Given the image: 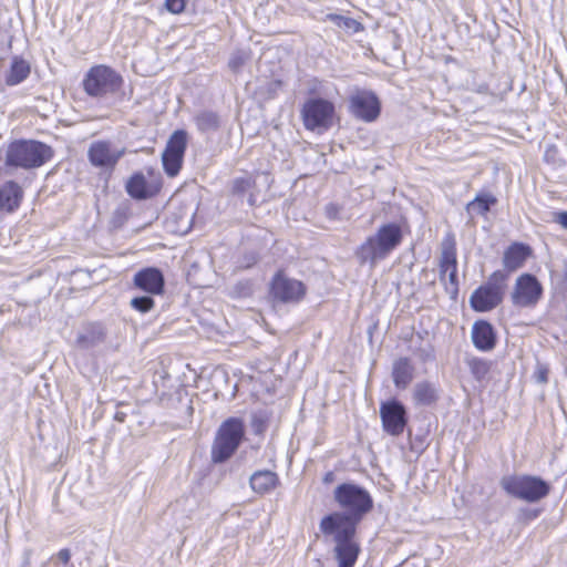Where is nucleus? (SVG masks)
Returning a JSON list of instances; mask_svg holds the SVG:
<instances>
[{"label": "nucleus", "mask_w": 567, "mask_h": 567, "mask_svg": "<svg viewBox=\"0 0 567 567\" xmlns=\"http://www.w3.org/2000/svg\"><path fill=\"white\" fill-rule=\"evenodd\" d=\"M130 306L140 313H147L154 309L155 300L151 295L138 296L131 299Z\"/></svg>", "instance_id": "obj_31"}, {"label": "nucleus", "mask_w": 567, "mask_h": 567, "mask_svg": "<svg viewBox=\"0 0 567 567\" xmlns=\"http://www.w3.org/2000/svg\"><path fill=\"white\" fill-rule=\"evenodd\" d=\"M471 374L475 380H484L491 371V362L478 357H471L466 360Z\"/></svg>", "instance_id": "obj_27"}, {"label": "nucleus", "mask_w": 567, "mask_h": 567, "mask_svg": "<svg viewBox=\"0 0 567 567\" xmlns=\"http://www.w3.org/2000/svg\"><path fill=\"white\" fill-rule=\"evenodd\" d=\"M496 203L497 198L492 194H477L473 200L467 203L466 210L476 215H485Z\"/></svg>", "instance_id": "obj_26"}, {"label": "nucleus", "mask_w": 567, "mask_h": 567, "mask_svg": "<svg viewBox=\"0 0 567 567\" xmlns=\"http://www.w3.org/2000/svg\"><path fill=\"white\" fill-rule=\"evenodd\" d=\"M554 221L567 229V212H557L554 214Z\"/></svg>", "instance_id": "obj_34"}, {"label": "nucleus", "mask_w": 567, "mask_h": 567, "mask_svg": "<svg viewBox=\"0 0 567 567\" xmlns=\"http://www.w3.org/2000/svg\"><path fill=\"white\" fill-rule=\"evenodd\" d=\"M547 374H548V370L547 369H545V368L540 369L538 371V380L540 382H547Z\"/></svg>", "instance_id": "obj_37"}, {"label": "nucleus", "mask_w": 567, "mask_h": 567, "mask_svg": "<svg viewBox=\"0 0 567 567\" xmlns=\"http://www.w3.org/2000/svg\"><path fill=\"white\" fill-rule=\"evenodd\" d=\"M380 417L384 432L392 436L401 435L408 424L405 408L396 400L381 403Z\"/></svg>", "instance_id": "obj_16"}, {"label": "nucleus", "mask_w": 567, "mask_h": 567, "mask_svg": "<svg viewBox=\"0 0 567 567\" xmlns=\"http://www.w3.org/2000/svg\"><path fill=\"white\" fill-rule=\"evenodd\" d=\"M24 199L23 187L16 181L9 179L0 184V213L17 212Z\"/></svg>", "instance_id": "obj_21"}, {"label": "nucleus", "mask_w": 567, "mask_h": 567, "mask_svg": "<svg viewBox=\"0 0 567 567\" xmlns=\"http://www.w3.org/2000/svg\"><path fill=\"white\" fill-rule=\"evenodd\" d=\"M133 287L151 296H162L165 292V278L161 269L145 267L133 277Z\"/></svg>", "instance_id": "obj_18"}, {"label": "nucleus", "mask_w": 567, "mask_h": 567, "mask_svg": "<svg viewBox=\"0 0 567 567\" xmlns=\"http://www.w3.org/2000/svg\"><path fill=\"white\" fill-rule=\"evenodd\" d=\"M187 143L188 136L187 132L184 130H176L169 136L162 153L163 168L168 177H176L179 174L183 167Z\"/></svg>", "instance_id": "obj_13"}, {"label": "nucleus", "mask_w": 567, "mask_h": 567, "mask_svg": "<svg viewBox=\"0 0 567 567\" xmlns=\"http://www.w3.org/2000/svg\"><path fill=\"white\" fill-rule=\"evenodd\" d=\"M564 277H565V280L567 281V267H566V270H565Z\"/></svg>", "instance_id": "obj_39"}, {"label": "nucleus", "mask_w": 567, "mask_h": 567, "mask_svg": "<svg viewBox=\"0 0 567 567\" xmlns=\"http://www.w3.org/2000/svg\"><path fill=\"white\" fill-rule=\"evenodd\" d=\"M307 295V285L290 277L284 268L277 269L268 284V297L274 305H299Z\"/></svg>", "instance_id": "obj_7"}, {"label": "nucleus", "mask_w": 567, "mask_h": 567, "mask_svg": "<svg viewBox=\"0 0 567 567\" xmlns=\"http://www.w3.org/2000/svg\"><path fill=\"white\" fill-rule=\"evenodd\" d=\"M195 123L200 132L216 131L219 127V117L215 112L204 111L196 116Z\"/></svg>", "instance_id": "obj_29"}, {"label": "nucleus", "mask_w": 567, "mask_h": 567, "mask_svg": "<svg viewBox=\"0 0 567 567\" xmlns=\"http://www.w3.org/2000/svg\"><path fill=\"white\" fill-rule=\"evenodd\" d=\"M58 557L63 564H68L71 559V553L68 548H63L59 550Z\"/></svg>", "instance_id": "obj_36"}, {"label": "nucleus", "mask_w": 567, "mask_h": 567, "mask_svg": "<svg viewBox=\"0 0 567 567\" xmlns=\"http://www.w3.org/2000/svg\"><path fill=\"white\" fill-rule=\"evenodd\" d=\"M245 436V424L241 419L228 417L219 426L213 447L214 463H223L230 458Z\"/></svg>", "instance_id": "obj_9"}, {"label": "nucleus", "mask_w": 567, "mask_h": 567, "mask_svg": "<svg viewBox=\"0 0 567 567\" xmlns=\"http://www.w3.org/2000/svg\"><path fill=\"white\" fill-rule=\"evenodd\" d=\"M268 425V419L264 416H254L251 420V426L256 434H264Z\"/></svg>", "instance_id": "obj_33"}, {"label": "nucleus", "mask_w": 567, "mask_h": 567, "mask_svg": "<svg viewBox=\"0 0 567 567\" xmlns=\"http://www.w3.org/2000/svg\"><path fill=\"white\" fill-rule=\"evenodd\" d=\"M349 111L355 118L371 123L381 114V102L374 92L359 90L349 99Z\"/></svg>", "instance_id": "obj_14"}, {"label": "nucleus", "mask_w": 567, "mask_h": 567, "mask_svg": "<svg viewBox=\"0 0 567 567\" xmlns=\"http://www.w3.org/2000/svg\"><path fill=\"white\" fill-rule=\"evenodd\" d=\"M473 346L482 352H489L497 344V331L494 326L485 319L476 320L471 330Z\"/></svg>", "instance_id": "obj_20"}, {"label": "nucleus", "mask_w": 567, "mask_h": 567, "mask_svg": "<svg viewBox=\"0 0 567 567\" xmlns=\"http://www.w3.org/2000/svg\"><path fill=\"white\" fill-rule=\"evenodd\" d=\"M334 502L346 514L362 520L373 508L371 494L362 486L354 483H341L333 492Z\"/></svg>", "instance_id": "obj_10"}, {"label": "nucleus", "mask_w": 567, "mask_h": 567, "mask_svg": "<svg viewBox=\"0 0 567 567\" xmlns=\"http://www.w3.org/2000/svg\"><path fill=\"white\" fill-rule=\"evenodd\" d=\"M534 257V249L523 241L511 243L503 251L502 264L507 275L523 268Z\"/></svg>", "instance_id": "obj_19"}, {"label": "nucleus", "mask_w": 567, "mask_h": 567, "mask_svg": "<svg viewBox=\"0 0 567 567\" xmlns=\"http://www.w3.org/2000/svg\"><path fill=\"white\" fill-rule=\"evenodd\" d=\"M300 116L307 131L318 133L329 131L339 121L334 103L321 96L307 99L301 106Z\"/></svg>", "instance_id": "obj_6"}, {"label": "nucleus", "mask_w": 567, "mask_h": 567, "mask_svg": "<svg viewBox=\"0 0 567 567\" xmlns=\"http://www.w3.org/2000/svg\"><path fill=\"white\" fill-rule=\"evenodd\" d=\"M508 275L503 270L493 271L487 281L480 285L470 297V307L475 312H489L502 305Z\"/></svg>", "instance_id": "obj_5"}, {"label": "nucleus", "mask_w": 567, "mask_h": 567, "mask_svg": "<svg viewBox=\"0 0 567 567\" xmlns=\"http://www.w3.org/2000/svg\"><path fill=\"white\" fill-rule=\"evenodd\" d=\"M503 489L512 497L526 503H537L550 493V484L536 475H508L501 481Z\"/></svg>", "instance_id": "obj_8"}, {"label": "nucleus", "mask_w": 567, "mask_h": 567, "mask_svg": "<svg viewBox=\"0 0 567 567\" xmlns=\"http://www.w3.org/2000/svg\"><path fill=\"white\" fill-rule=\"evenodd\" d=\"M187 0H165L164 8L172 14H181L185 11Z\"/></svg>", "instance_id": "obj_32"}, {"label": "nucleus", "mask_w": 567, "mask_h": 567, "mask_svg": "<svg viewBox=\"0 0 567 567\" xmlns=\"http://www.w3.org/2000/svg\"><path fill=\"white\" fill-rule=\"evenodd\" d=\"M84 340H85V337H83V336L79 338V342H84Z\"/></svg>", "instance_id": "obj_38"}, {"label": "nucleus", "mask_w": 567, "mask_h": 567, "mask_svg": "<svg viewBox=\"0 0 567 567\" xmlns=\"http://www.w3.org/2000/svg\"><path fill=\"white\" fill-rule=\"evenodd\" d=\"M124 78L120 72L106 64L92 65L83 76L82 89L90 97L101 99L120 92Z\"/></svg>", "instance_id": "obj_4"}, {"label": "nucleus", "mask_w": 567, "mask_h": 567, "mask_svg": "<svg viewBox=\"0 0 567 567\" xmlns=\"http://www.w3.org/2000/svg\"><path fill=\"white\" fill-rule=\"evenodd\" d=\"M413 367L409 358H400L393 364V382L396 388L405 389L413 380Z\"/></svg>", "instance_id": "obj_24"}, {"label": "nucleus", "mask_w": 567, "mask_h": 567, "mask_svg": "<svg viewBox=\"0 0 567 567\" xmlns=\"http://www.w3.org/2000/svg\"><path fill=\"white\" fill-rule=\"evenodd\" d=\"M125 154L124 150H116L106 140L93 142L87 150V158L91 165L112 174L117 163Z\"/></svg>", "instance_id": "obj_15"}, {"label": "nucleus", "mask_w": 567, "mask_h": 567, "mask_svg": "<svg viewBox=\"0 0 567 567\" xmlns=\"http://www.w3.org/2000/svg\"><path fill=\"white\" fill-rule=\"evenodd\" d=\"M30 72L29 62L21 56H14L6 75V84L9 86L18 85L30 75Z\"/></svg>", "instance_id": "obj_23"}, {"label": "nucleus", "mask_w": 567, "mask_h": 567, "mask_svg": "<svg viewBox=\"0 0 567 567\" xmlns=\"http://www.w3.org/2000/svg\"><path fill=\"white\" fill-rule=\"evenodd\" d=\"M437 399L435 389L429 382L417 383L414 390V400L423 405L433 404Z\"/></svg>", "instance_id": "obj_28"}, {"label": "nucleus", "mask_w": 567, "mask_h": 567, "mask_svg": "<svg viewBox=\"0 0 567 567\" xmlns=\"http://www.w3.org/2000/svg\"><path fill=\"white\" fill-rule=\"evenodd\" d=\"M327 19L329 21H331L332 23H334L339 28L349 29L354 32L360 31L362 28L361 23L358 22L355 19L349 18V17H343L341 14L330 13L327 16Z\"/></svg>", "instance_id": "obj_30"}, {"label": "nucleus", "mask_w": 567, "mask_h": 567, "mask_svg": "<svg viewBox=\"0 0 567 567\" xmlns=\"http://www.w3.org/2000/svg\"><path fill=\"white\" fill-rule=\"evenodd\" d=\"M279 484L278 475L269 470L255 472L250 477V486L257 494L265 495L274 491Z\"/></svg>", "instance_id": "obj_22"}, {"label": "nucleus", "mask_w": 567, "mask_h": 567, "mask_svg": "<svg viewBox=\"0 0 567 567\" xmlns=\"http://www.w3.org/2000/svg\"><path fill=\"white\" fill-rule=\"evenodd\" d=\"M544 297V286L533 274H520L511 291V302L517 309H534Z\"/></svg>", "instance_id": "obj_12"}, {"label": "nucleus", "mask_w": 567, "mask_h": 567, "mask_svg": "<svg viewBox=\"0 0 567 567\" xmlns=\"http://www.w3.org/2000/svg\"><path fill=\"white\" fill-rule=\"evenodd\" d=\"M403 240L401 226L395 223L383 224L373 236H369L358 248L357 256L361 262H375L384 259Z\"/></svg>", "instance_id": "obj_3"}, {"label": "nucleus", "mask_w": 567, "mask_h": 567, "mask_svg": "<svg viewBox=\"0 0 567 567\" xmlns=\"http://www.w3.org/2000/svg\"><path fill=\"white\" fill-rule=\"evenodd\" d=\"M360 522L344 512L337 511L320 519V532L334 544L333 557L338 567H354L358 561L361 547L357 540V529Z\"/></svg>", "instance_id": "obj_1"}, {"label": "nucleus", "mask_w": 567, "mask_h": 567, "mask_svg": "<svg viewBox=\"0 0 567 567\" xmlns=\"http://www.w3.org/2000/svg\"><path fill=\"white\" fill-rule=\"evenodd\" d=\"M336 482V474L333 471H328L322 476V483L324 485H331Z\"/></svg>", "instance_id": "obj_35"}, {"label": "nucleus", "mask_w": 567, "mask_h": 567, "mask_svg": "<svg viewBox=\"0 0 567 567\" xmlns=\"http://www.w3.org/2000/svg\"><path fill=\"white\" fill-rule=\"evenodd\" d=\"M440 276L449 275V281L453 286L458 285L457 279V247L453 233H447L441 244V257L439 261Z\"/></svg>", "instance_id": "obj_17"}, {"label": "nucleus", "mask_w": 567, "mask_h": 567, "mask_svg": "<svg viewBox=\"0 0 567 567\" xmlns=\"http://www.w3.org/2000/svg\"><path fill=\"white\" fill-rule=\"evenodd\" d=\"M51 146L35 140H16L9 143L6 151L4 165L11 168L32 169L51 161Z\"/></svg>", "instance_id": "obj_2"}, {"label": "nucleus", "mask_w": 567, "mask_h": 567, "mask_svg": "<svg viewBox=\"0 0 567 567\" xmlns=\"http://www.w3.org/2000/svg\"><path fill=\"white\" fill-rule=\"evenodd\" d=\"M163 186L161 173L153 167L132 173L125 182L127 195L135 200H147L158 196Z\"/></svg>", "instance_id": "obj_11"}, {"label": "nucleus", "mask_w": 567, "mask_h": 567, "mask_svg": "<svg viewBox=\"0 0 567 567\" xmlns=\"http://www.w3.org/2000/svg\"><path fill=\"white\" fill-rule=\"evenodd\" d=\"M257 187L256 177L252 175L237 177L233 181L231 193L234 195H244L249 192L248 204L250 206L257 205V197L255 189Z\"/></svg>", "instance_id": "obj_25"}]
</instances>
